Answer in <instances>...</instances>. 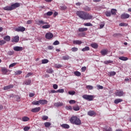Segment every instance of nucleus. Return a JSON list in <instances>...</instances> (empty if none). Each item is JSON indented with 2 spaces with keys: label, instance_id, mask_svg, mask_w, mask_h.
<instances>
[{
  "label": "nucleus",
  "instance_id": "9",
  "mask_svg": "<svg viewBox=\"0 0 131 131\" xmlns=\"http://www.w3.org/2000/svg\"><path fill=\"white\" fill-rule=\"evenodd\" d=\"M129 16L127 13H123L121 15V19H128Z\"/></svg>",
  "mask_w": 131,
  "mask_h": 131
},
{
  "label": "nucleus",
  "instance_id": "38",
  "mask_svg": "<svg viewBox=\"0 0 131 131\" xmlns=\"http://www.w3.org/2000/svg\"><path fill=\"white\" fill-rule=\"evenodd\" d=\"M105 26V23L101 22L100 23V29H102Z\"/></svg>",
  "mask_w": 131,
  "mask_h": 131
},
{
  "label": "nucleus",
  "instance_id": "46",
  "mask_svg": "<svg viewBox=\"0 0 131 131\" xmlns=\"http://www.w3.org/2000/svg\"><path fill=\"white\" fill-rule=\"evenodd\" d=\"M63 60H69V56L66 55L62 57Z\"/></svg>",
  "mask_w": 131,
  "mask_h": 131
},
{
  "label": "nucleus",
  "instance_id": "6",
  "mask_svg": "<svg viewBox=\"0 0 131 131\" xmlns=\"http://www.w3.org/2000/svg\"><path fill=\"white\" fill-rule=\"evenodd\" d=\"M26 30V29L24 28V27H18L15 29V31H17V32H24V31H25Z\"/></svg>",
  "mask_w": 131,
  "mask_h": 131
},
{
  "label": "nucleus",
  "instance_id": "59",
  "mask_svg": "<svg viewBox=\"0 0 131 131\" xmlns=\"http://www.w3.org/2000/svg\"><path fill=\"white\" fill-rule=\"evenodd\" d=\"M66 108L67 109V110H72V106H66Z\"/></svg>",
  "mask_w": 131,
  "mask_h": 131
},
{
  "label": "nucleus",
  "instance_id": "57",
  "mask_svg": "<svg viewBox=\"0 0 131 131\" xmlns=\"http://www.w3.org/2000/svg\"><path fill=\"white\" fill-rule=\"evenodd\" d=\"M29 129H30V127H29L28 126H26L24 128V131H28Z\"/></svg>",
  "mask_w": 131,
  "mask_h": 131
},
{
  "label": "nucleus",
  "instance_id": "16",
  "mask_svg": "<svg viewBox=\"0 0 131 131\" xmlns=\"http://www.w3.org/2000/svg\"><path fill=\"white\" fill-rule=\"evenodd\" d=\"M31 84V80L30 79H28V80H26L24 83L23 84H26V85H29Z\"/></svg>",
  "mask_w": 131,
  "mask_h": 131
},
{
  "label": "nucleus",
  "instance_id": "28",
  "mask_svg": "<svg viewBox=\"0 0 131 131\" xmlns=\"http://www.w3.org/2000/svg\"><path fill=\"white\" fill-rule=\"evenodd\" d=\"M22 121L26 122V121H29L30 119L27 116H25L22 118Z\"/></svg>",
  "mask_w": 131,
  "mask_h": 131
},
{
  "label": "nucleus",
  "instance_id": "26",
  "mask_svg": "<svg viewBox=\"0 0 131 131\" xmlns=\"http://www.w3.org/2000/svg\"><path fill=\"white\" fill-rule=\"evenodd\" d=\"M91 46L93 49H98V45L96 43H93L91 44Z\"/></svg>",
  "mask_w": 131,
  "mask_h": 131
},
{
  "label": "nucleus",
  "instance_id": "23",
  "mask_svg": "<svg viewBox=\"0 0 131 131\" xmlns=\"http://www.w3.org/2000/svg\"><path fill=\"white\" fill-rule=\"evenodd\" d=\"M101 54L102 56H105V55H107L108 54V50H102L101 51Z\"/></svg>",
  "mask_w": 131,
  "mask_h": 131
},
{
  "label": "nucleus",
  "instance_id": "49",
  "mask_svg": "<svg viewBox=\"0 0 131 131\" xmlns=\"http://www.w3.org/2000/svg\"><path fill=\"white\" fill-rule=\"evenodd\" d=\"M119 26H121V27L127 26V24L125 23H120L119 24Z\"/></svg>",
  "mask_w": 131,
  "mask_h": 131
},
{
  "label": "nucleus",
  "instance_id": "43",
  "mask_svg": "<svg viewBox=\"0 0 131 131\" xmlns=\"http://www.w3.org/2000/svg\"><path fill=\"white\" fill-rule=\"evenodd\" d=\"M68 94L69 95H71V96H73L75 95V91H69Z\"/></svg>",
  "mask_w": 131,
  "mask_h": 131
},
{
  "label": "nucleus",
  "instance_id": "37",
  "mask_svg": "<svg viewBox=\"0 0 131 131\" xmlns=\"http://www.w3.org/2000/svg\"><path fill=\"white\" fill-rule=\"evenodd\" d=\"M74 74L76 76H78V77H79V76H80V75H81V73H80V72H79L78 71L75 72Z\"/></svg>",
  "mask_w": 131,
  "mask_h": 131
},
{
  "label": "nucleus",
  "instance_id": "41",
  "mask_svg": "<svg viewBox=\"0 0 131 131\" xmlns=\"http://www.w3.org/2000/svg\"><path fill=\"white\" fill-rule=\"evenodd\" d=\"M104 64H110L111 63H113V61L112 60H106L103 62Z\"/></svg>",
  "mask_w": 131,
  "mask_h": 131
},
{
  "label": "nucleus",
  "instance_id": "29",
  "mask_svg": "<svg viewBox=\"0 0 131 131\" xmlns=\"http://www.w3.org/2000/svg\"><path fill=\"white\" fill-rule=\"evenodd\" d=\"M73 108L74 111H79L80 110V107H79V106L78 105L73 106Z\"/></svg>",
  "mask_w": 131,
  "mask_h": 131
},
{
  "label": "nucleus",
  "instance_id": "22",
  "mask_svg": "<svg viewBox=\"0 0 131 131\" xmlns=\"http://www.w3.org/2000/svg\"><path fill=\"white\" fill-rule=\"evenodd\" d=\"M8 71L9 70H8L6 68H3L2 69V72L4 75L7 74Z\"/></svg>",
  "mask_w": 131,
  "mask_h": 131
},
{
  "label": "nucleus",
  "instance_id": "12",
  "mask_svg": "<svg viewBox=\"0 0 131 131\" xmlns=\"http://www.w3.org/2000/svg\"><path fill=\"white\" fill-rule=\"evenodd\" d=\"M61 127L64 128V129H68L70 128V126L68 124H62L60 125Z\"/></svg>",
  "mask_w": 131,
  "mask_h": 131
},
{
  "label": "nucleus",
  "instance_id": "55",
  "mask_svg": "<svg viewBox=\"0 0 131 131\" xmlns=\"http://www.w3.org/2000/svg\"><path fill=\"white\" fill-rule=\"evenodd\" d=\"M57 93H60L61 94H63L64 93V89H59L57 90Z\"/></svg>",
  "mask_w": 131,
  "mask_h": 131
},
{
  "label": "nucleus",
  "instance_id": "2",
  "mask_svg": "<svg viewBox=\"0 0 131 131\" xmlns=\"http://www.w3.org/2000/svg\"><path fill=\"white\" fill-rule=\"evenodd\" d=\"M19 7H20V4L19 3H16L12 4L10 6H6L3 8V10H5V11H13V10H15V9H17Z\"/></svg>",
  "mask_w": 131,
  "mask_h": 131
},
{
  "label": "nucleus",
  "instance_id": "42",
  "mask_svg": "<svg viewBox=\"0 0 131 131\" xmlns=\"http://www.w3.org/2000/svg\"><path fill=\"white\" fill-rule=\"evenodd\" d=\"M71 51L72 52H77V51H78V48H76V47H73L71 49Z\"/></svg>",
  "mask_w": 131,
  "mask_h": 131
},
{
  "label": "nucleus",
  "instance_id": "56",
  "mask_svg": "<svg viewBox=\"0 0 131 131\" xmlns=\"http://www.w3.org/2000/svg\"><path fill=\"white\" fill-rule=\"evenodd\" d=\"M8 55H9V56H12L14 55V51H9L8 52Z\"/></svg>",
  "mask_w": 131,
  "mask_h": 131
},
{
  "label": "nucleus",
  "instance_id": "15",
  "mask_svg": "<svg viewBox=\"0 0 131 131\" xmlns=\"http://www.w3.org/2000/svg\"><path fill=\"white\" fill-rule=\"evenodd\" d=\"M37 25H41V24H42L43 25H45L46 24H48V23L43 21V20H38L37 23Z\"/></svg>",
  "mask_w": 131,
  "mask_h": 131
},
{
  "label": "nucleus",
  "instance_id": "45",
  "mask_svg": "<svg viewBox=\"0 0 131 131\" xmlns=\"http://www.w3.org/2000/svg\"><path fill=\"white\" fill-rule=\"evenodd\" d=\"M109 74H110V76H114V75H116V72H110L109 73Z\"/></svg>",
  "mask_w": 131,
  "mask_h": 131
},
{
  "label": "nucleus",
  "instance_id": "20",
  "mask_svg": "<svg viewBox=\"0 0 131 131\" xmlns=\"http://www.w3.org/2000/svg\"><path fill=\"white\" fill-rule=\"evenodd\" d=\"M58 8L59 9H60V10H66L67 9L66 6L62 4L59 5Z\"/></svg>",
  "mask_w": 131,
  "mask_h": 131
},
{
  "label": "nucleus",
  "instance_id": "13",
  "mask_svg": "<svg viewBox=\"0 0 131 131\" xmlns=\"http://www.w3.org/2000/svg\"><path fill=\"white\" fill-rule=\"evenodd\" d=\"M39 103L41 105H46V104H48V101L46 99H41L39 100Z\"/></svg>",
  "mask_w": 131,
  "mask_h": 131
},
{
  "label": "nucleus",
  "instance_id": "31",
  "mask_svg": "<svg viewBox=\"0 0 131 131\" xmlns=\"http://www.w3.org/2000/svg\"><path fill=\"white\" fill-rule=\"evenodd\" d=\"M47 73L52 74V73H54V71L53 70V69L50 68L47 70Z\"/></svg>",
  "mask_w": 131,
  "mask_h": 131
},
{
  "label": "nucleus",
  "instance_id": "64",
  "mask_svg": "<svg viewBox=\"0 0 131 131\" xmlns=\"http://www.w3.org/2000/svg\"><path fill=\"white\" fill-rule=\"evenodd\" d=\"M31 23H32V20H29L27 22V24L28 25L31 24Z\"/></svg>",
  "mask_w": 131,
  "mask_h": 131
},
{
  "label": "nucleus",
  "instance_id": "58",
  "mask_svg": "<svg viewBox=\"0 0 131 131\" xmlns=\"http://www.w3.org/2000/svg\"><path fill=\"white\" fill-rule=\"evenodd\" d=\"M70 104H75V103H76V101H75V100H71L69 101Z\"/></svg>",
  "mask_w": 131,
  "mask_h": 131
},
{
  "label": "nucleus",
  "instance_id": "30",
  "mask_svg": "<svg viewBox=\"0 0 131 131\" xmlns=\"http://www.w3.org/2000/svg\"><path fill=\"white\" fill-rule=\"evenodd\" d=\"M82 52H88V51H90V47L86 46L85 48L81 49Z\"/></svg>",
  "mask_w": 131,
  "mask_h": 131
},
{
  "label": "nucleus",
  "instance_id": "39",
  "mask_svg": "<svg viewBox=\"0 0 131 131\" xmlns=\"http://www.w3.org/2000/svg\"><path fill=\"white\" fill-rule=\"evenodd\" d=\"M105 15L106 17H111V12L110 11H106Z\"/></svg>",
  "mask_w": 131,
  "mask_h": 131
},
{
  "label": "nucleus",
  "instance_id": "1",
  "mask_svg": "<svg viewBox=\"0 0 131 131\" xmlns=\"http://www.w3.org/2000/svg\"><path fill=\"white\" fill-rule=\"evenodd\" d=\"M76 14L82 20H91V19L93 18V16L82 11H77Z\"/></svg>",
  "mask_w": 131,
  "mask_h": 131
},
{
  "label": "nucleus",
  "instance_id": "14",
  "mask_svg": "<svg viewBox=\"0 0 131 131\" xmlns=\"http://www.w3.org/2000/svg\"><path fill=\"white\" fill-rule=\"evenodd\" d=\"M18 41H19V36H16L13 37L12 38V42H18Z\"/></svg>",
  "mask_w": 131,
  "mask_h": 131
},
{
  "label": "nucleus",
  "instance_id": "52",
  "mask_svg": "<svg viewBox=\"0 0 131 131\" xmlns=\"http://www.w3.org/2000/svg\"><path fill=\"white\" fill-rule=\"evenodd\" d=\"M33 74L32 73H28L27 75L25 76V78H27V77H29V76H31Z\"/></svg>",
  "mask_w": 131,
  "mask_h": 131
},
{
  "label": "nucleus",
  "instance_id": "63",
  "mask_svg": "<svg viewBox=\"0 0 131 131\" xmlns=\"http://www.w3.org/2000/svg\"><path fill=\"white\" fill-rule=\"evenodd\" d=\"M48 50H53L54 49V47L52 46H49L48 47Z\"/></svg>",
  "mask_w": 131,
  "mask_h": 131
},
{
  "label": "nucleus",
  "instance_id": "32",
  "mask_svg": "<svg viewBox=\"0 0 131 131\" xmlns=\"http://www.w3.org/2000/svg\"><path fill=\"white\" fill-rule=\"evenodd\" d=\"M51 123L49 122H46L44 123L45 127H50L51 126Z\"/></svg>",
  "mask_w": 131,
  "mask_h": 131
},
{
  "label": "nucleus",
  "instance_id": "33",
  "mask_svg": "<svg viewBox=\"0 0 131 131\" xmlns=\"http://www.w3.org/2000/svg\"><path fill=\"white\" fill-rule=\"evenodd\" d=\"M51 27V25H45L42 27L43 29H48V28H50Z\"/></svg>",
  "mask_w": 131,
  "mask_h": 131
},
{
  "label": "nucleus",
  "instance_id": "18",
  "mask_svg": "<svg viewBox=\"0 0 131 131\" xmlns=\"http://www.w3.org/2000/svg\"><path fill=\"white\" fill-rule=\"evenodd\" d=\"M88 115L89 116H94V115H96V112L94 111H90L88 112Z\"/></svg>",
  "mask_w": 131,
  "mask_h": 131
},
{
  "label": "nucleus",
  "instance_id": "54",
  "mask_svg": "<svg viewBox=\"0 0 131 131\" xmlns=\"http://www.w3.org/2000/svg\"><path fill=\"white\" fill-rule=\"evenodd\" d=\"M49 117H48L47 116H43L42 117V119L43 120H47V119H48Z\"/></svg>",
  "mask_w": 131,
  "mask_h": 131
},
{
  "label": "nucleus",
  "instance_id": "47",
  "mask_svg": "<svg viewBox=\"0 0 131 131\" xmlns=\"http://www.w3.org/2000/svg\"><path fill=\"white\" fill-rule=\"evenodd\" d=\"M84 26H93V24L91 23H87L84 24Z\"/></svg>",
  "mask_w": 131,
  "mask_h": 131
},
{
  "label": "nucleus",
  "instance_id": "60",
  "mask_svg": "<svg viewBox=\"0 0 131 131\" xmlns=\"http://www.w3.org/2000/svg\"><path fill=\"white\" fill-rule=\"evenodd\" d=\"M53 88L54 90H57V89H58V85H57V84H54L53 85Z\"/></svg>",
  "mask_w": 131,
  "mask_h": 131
},
{
  "label": "nucleus",
  "instance_id": "35",
  "mask_svg": "<svg viewBox=\"0 0 131 131\" xmlns=\"http://www.w3.org/2000/svg\"><path fill=\"white\" fill-rule=\"evenodd\" d=\"M42 64H47L49 63V60L47 59H44L41 60Z\"/></svg>",
  "mask_w": 131,
  "mask_h": 131
},
{
  "label": "nucleus",
  "instance_id": "5",
  "mask_svg": "<svg viewBox=\"0 0 131 131\" xmlns=\"http://www.w3.org/2000/svg\"><path fill=\"white\" fill-rule=\"evenodd\" d=\"M115 95L117 97H123L125 95V93L121 90H117L115 93Z\"/></svg>",
  "mask_w": 131,
  "mask_h": 131
},
{
  "label": "nucleus",
  "instance_id": "27",
  "mask_svg": "<svg viewBox=\"0 0 131 131\" xmlns=\"http://www.w3.org/2000/svg\"><path fill=\"white\" fill-rule=\"evenodd\" d=\"M4 40H6V41H10L11 40V37L10 36H5L4 37Z\"/></svg>",
  "mask_w": 131,
  "mask_h": 131
},
{
  "label": "nucleus",
  "instance_id": "11",
  "mask_svg": "<svg viewBox=\"0 0 131 131\" xmlns=\"http://www.w3.org/2000/svg\"><path fill=\"white\" fill-rule=\"evenodd\" d=\"M39 111H40V107L34 108L31 110V112H33V113H36L39 112Z\"/></svg>",
  "mask_w": 131,
  "mask_h": 131
},
{
  "label": "nucleus",
  "instance_id": "24",
  "mask_svg": "<svg viewBox=\"0 0 131 131\" xmlns=\"http://www.w3.org/2000/svg\"><path fill=\"white\" fill-rule=\"evenodd\" d=\"M79 32H83L84 31H88V28H80L78 29Z\"/></svg>",
  "mask_w": 131,
  "mask_h": 131
},
{
  "label": "nucleus",
  "instance_id": "21",
  "mask_svg": "<svg viewBox=\"0 0 131 131\" xmlns=\"http://www.w3.org/2000/svg\"><path fill=\"white\" fill-rule=\"evenodd\" d=\"M74 45H78L79 46L82 43V41L78 40H76L73 41Z\"/></svg>",
  "mask_w": 131,
  "mask_h": 131
},
{
  "label": "nucleus",
  "instance_id": "3",
  "mask_svg": "<svg viewBox=\"0 0 131 131\" xmlns=\"http://www.w3.org/2000/svg\"><path fill=\"white\" fill-rule=\"evenodd\" d=\"M70 121L72 124H75V125H80L81 124V121L76 116L71 117Z\"/></svg>",
  "mask_w": 131,
  "mask_h": 131
},
{
  "label": "nucleus",
  "instance_id": "34",
  "mask_svg": "<svg viewBox=\"0 0 131 131\" xmlns=\"http://www.w3.org/2000/svg\"><path fill=\"white\" fill-rule=\"evenodd\" d=\"M116 9H112L111 11V14H112L113 15H116Z\"/></svg>",
  "mask_w": 131,
  "mask_h": 131
},
{
  "label": "nucleus",
  "instance_id": "44",
  "mask_svg": "<svg viewBox=\"0 0 131 131\" xmlns=\"http://www.w3.org/2000/svg\"><path fill=\"white\" fill-rule=\"evenodd\" d=\"M86 89L88 90H93L94 89V87L91 85H88L86 86Z\"/></svg>",
  "mask_w": 131,
  "mask_h": 131
},
{
  "label": "nucleus",
  "instance_id": "48",
  "mask_svg": "<svg viewBox=\"0 0 131 131\" xmlns=\"http://www.w3.org/2000/svg\"><path fill=\"white\" fill-rule=\"evenodd\" d=\"M97 90H103L104 89V87L103 86L100 85H97Z\"/></svg>",
  "mask_w": 131,
  "mask_h": 131
},
{
  "label": "nucleus",
  "instance_id": "25",
  "mask_svg": "<svg viewBox=\"0 0 131 131\" xmlns=\"http://www.w3.org/2000/svg\"><path fill=\"white\" fill-rule=\"evenodd\" d=\"M119 59L121 61H127V60H128V58L124 56H121L119 57Z\"/></svg>",
  "mask_w": 131,
  "mask_h": 131
},
{
  "label": "nucleus",
  "instance_id": "61",
  "mask_svg": "<svg viewBox=\"0 0 131 131\" xmlns=\"http://www.w3.org/2000/svg\"><path fill=\"white\" fill-rule=\"evenodd\" d=\"M85 70H86V67H82V68H81L82 72H84V71H85Z\"/></svg>",
  "mask_w": 131,
  "mask_h": 131
},
{
  "label": "nucleus",
  "instance_id": "19",
  "mask_svg": "<svg viewBox=\"0 0 131 131\" xmlns=\"http://www.w3.org/2000/svg\"><path fill=\"white\" fill-rule=\"evenodd\" d=\"M122 101H123V100L122 99H116L114 100V103L115 104H119V103H121V102H122Z\"/></svg>",
  "mask_w": 131,
  "mask_h": 131
},
{
  "label": "nucleus",
  "instance_id": "4",
  "mask_svg": "<svg viewBox=\"0 0 131 131\" xmlns=\"http://www.w3.org/2000/svg\"><path fill=\"white\" fill-rule=\"evenodd\" d=\"M82 97L84 100H87V101H93L95 98V96H94V95H82Z\"/></svg>",
  "mask_w": 131,
  "mask_h": 131
},
{
  "label": "nucleus",
  "instance_id": "7",
  "mask_svg": "<svg viewBox=\"0 0 131 131\" xmlns=\"http://www.w3.org/2000/svg\"><path fill=\"white\" fill-rule=\"evenodd\" d=\"M54 36V35L51 32H49L46 34V38L47 39H51V38H53V37Z\"/></svg>",
  "mask_w": 131,
  "mask_h": 131
},
{
  "label": "nucleus",
  "instance_id": "40",
  "mask_svg": "<svg viewBox=\"0 0 131 131\" xmlns=\"http://www.w3.org/2000/svg\"><path fill=\"white\" fill-rule=\"evenodd\" d=\"M33 105H39V101H34L32 102Z\"/></svg>",
  "mask_w": 131,
  "mask_h": 131
},
{
  "label": "nucleus",
  "instance_id": "36",
  "mask_svg": "<svg viewBox=\"0 0 131 131\" xmlns=\"http://www.w3.org/2000/svg\"><path fill=\"white\" fill-rule=\"evenodd\" d=\"M54 67H55V68H58V69H59V68H61V67H62V66L61 65V64H57V63H56V64H54Z\"/></svg>",
  "mask_w": 131,
  "mask_h": 131
},
{
  "label": "nucleus",
  "instance_id": "8",
  "mask_svg": "<svg viewBox=\"0 0 131 131\" xmlns=\"http://www.w3.org/2000/svg\"><path fill=\"white\" fill-rule=\"evenodd\" d=\"M13 50L15 51V52H21V51H23V47L15 46L13 47Z\"/></svg>",
  "mask_w": 131,
  "mask_h": 131
},
{
  "label": "nucleus",
  "instance_id": "53",
  "mask_svg": "<svg viewBox=\"0 0 131 131\" xmlns=\"http://www.w3.org/2000/svg\"><path fill=\"white\" fill-rule=\"evenodd\" d=\"M46 15L47 16H52V15H53V12L49 11L46 13Z\"/></svg>",
  "mask_w": 131,
  "mask_h": 131
},
{
  "label": "nucleus",
  "instance_id": "51",
  "mask_svg": "<svg viewBox=\"0 0 131 131\" xmlns=\"http://www.w3.org/2000/svg\"><path fill=\"white\" fill-rule=\"evenodd\" d=\"M58 45H60V42H59L58 40L55 41L53 43L54 46H58Z\"/></svg>",
  "mask_w": 131,
  "mask_h": 131
},
{
  "label": "nucleus",
  "instance_id": "10",
  "mask_svg": "<svg viewBox=\"0 0 131 131\" xmlns=\"http://www.w3.org/2000/svg\"><path fill=\"white\" fill-rule=\"evenodd\" d=\"M13 88H14V85H13V84H10V85L4 86L3 88V90L4 91H8V90H11V89H13Z\"/></svg>",
  "mask_w": 131,
  "mask_h": 131
},
{
  "label": "nucleus",
  "instance_id": "50",
  "mask_svg": "<svg viewBox=\"0 0 131 131\" xmlns=\"http://www.w3.org/2000/svg\"><path fill=\"white\" fill-rule=\"evenodd\" d=\"M6 41L4 40H0V46H3V45H5L6 43Z\"/></svg>",
  "mask_w": 131,
  "mask_h": 131
},
{
  "label": "nucleus",
  "instance_id": "17",
  "mask_svg": "<svg viewBox=\"0 0 131 131\" xmlns=\"http://www.w3.org/2000/svg\"><path fill=\"white\" fill-rule=\"evenodd\" d=\"M63 104L62 103V102H56L54 104V105L55 107H61V106H63Z\"/></svg>",
  "mask_w": 131,
  "mask_h": 131
},
{
  "label": "nucleus",
  "instance_id": "62",
  "mask_svg": "<svg viewBox=\"0 0 131 131\" xmlns=\"http://www.w3.org/2000/svg\"><path fill=\"white\" fill-rule=\"evenodd\" d=\"M16 64H17L16 63H11L10 66H9V68H11V67H14V66H15Z\"/></svg>",
  "mask_w": 131,
  "mask_h": 131
}]
</instances>
